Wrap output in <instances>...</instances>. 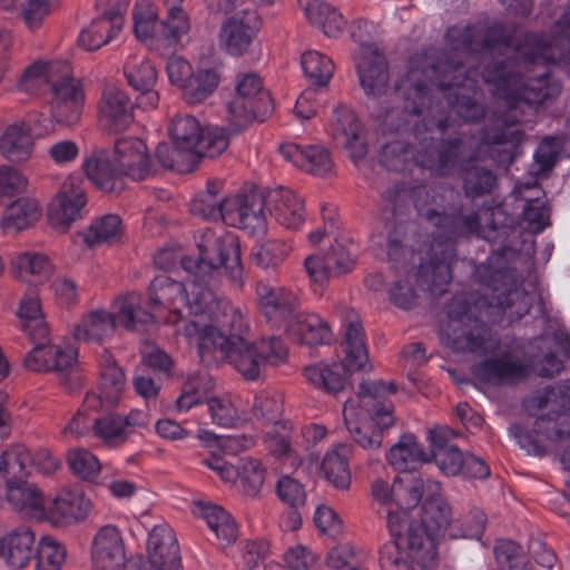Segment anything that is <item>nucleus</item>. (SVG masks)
<instances>
[{"label":"nucleus","mask_w":570,"mask_h":570,"mask_svg":"<svg viewBox=\"0 0 570 570\" xmlns=\"http://www.w3.org/2000/svg\"><path fill=\"white\" fill-rule=\"evenodd\" d=\"M485 272L489 275H481V278L491 291L489 295L479 297L473 305L455 296L449 306V317L459 323L449 335V344L458 352L485 354L494 351L499 340L490 325H512L529 314L537 298L533 292L509 284L508 281L513 278L512 271Z\"/></svg>","instance_id":"1"},{"label":"nucleus","mask_w":570,"mask_h":570,"mask_svg":"<svg viewBox=\"0 0 570 570\" xmlns=\"http://www.w3.org/2000/svg\"><path fill=\"white\" fill-rule=\"evenodd\" d=\"M374 246L384 250L393 269L402 277L389 291L390 301L401 309L419 304L417 288L428 283V234L416 222L386 223L372 235Z\"/></svg>","instance_id":"2"},{"label":"nucleus","mask_w":570,"mask_h":570,"mask_svg":"<svg viewBox=\"0 0 570 570\" xmlns=\"http://www.w3.org/2000/svg\"><path fill=\"white\" fill-rule=\"evenodd\" d=\"M187 334L199 342V358L206 366L217 365L227 360L247 381L259 379L266 364L277 365L287 357V347L276 336L249 343H232L225 336L207 332L195 324L188 325Z\"/></svg>","instance_id":"3"},{"label":"nucleus","mask_w":570,"mask_h":570,"mask_svg":"<svg viewBox=\"0 0 570 570\" xmlns=\"http://www.w3.org/2000/svg\"><path fill=\"white\" fill-rule=\"evenodd\" d=\"M397 392L394 382L364 381L344 403L343 416L352 439L363 449H379L383 432L395 423L394 404L387 399Z\"/></svg>","instance_id":"4"},{"label":"nucleus","mask_w":570,"mask_h":570,"mask_svg":"<svg viewBox=\"0 0 570 570\" xmlns=\"http://www.w3.org/2000/svg\"><path fill=\"white\" fill-rule=\"evenodd\" d=\"M522 140L523 131L517 128L491 129L483 134L476 150L460 164L462 188L466 197L476 199L490 195L498 186L495 173L480 164L481 154L487 153L497 165L509 167Z\"/></svg>","instance_id":"5"},{"label":"nucleus","mask_w":570,"mask_h":570,"mask_svg":"<svg viewBox=\"0 0 570 570\" xmlns=\"http://www.w3.org/2000/svg\"><path fill=\"white\" fill-rule=\"evenodd\" d=\"M199 255L197 258L184 256L173 248H163L154 257L155 265L160 269H169L177 263L189 274L205 279L224 267L230 281L237 286L243 285L244 268L240 258L239 244L233 239H220L214 233L203 235L197 244Z\"/></svg>","instance_id":"6"},{"label":"nucleus","mask_w":570,"mask_h":570,"mask_svg":"<svg viewBox=\"0 0 570 570\" xmlns=\"http://www.w3.org/2000/svg\"><path fill=\"white\" fill-rule=\"evenodd\" d=\"M483 80L493 87V94L510 109L525 105L538 109L546 101L556 98L561 85L549 72L528 78L515 70L511 58L488 63L482 70Z\"/></svg>","instance_id":"7"},{"label":"nucleus","mask_w":570,"mask_h":570,"mask_svg":"<svg viewBox=\"0 0 570 570\" xmlns=\"http://www.w3.org/2000/svg\"><path fill=\"white\" fill-rule=\"evenodd\" d=\"M430 223L438 225L430 240V294H443L452 279L455 239L476 234L481 219L476 212L468 215L440 216L430 208Z\"/></svg>","instance_id":"8"},{"label":"nucleus","mask_w":570,"mask_h":570,"mask_svg":"<svg viewBox=\"0 0 570 570\" xmlns=\"http://www.w3.org/2000/svg\"><path fill=\"white\" fill-rule=\"evenodd\" d=\"M386 524L393 538L380 549V567L382 570H426V562L417 559L410 562L403 558L406 550L409 558L415 559L428 540V525L422 515L410 514L406 511H389Z\"/></svg>","instance_id":"9"},{"label":"nucleus","mask_w":570,"mask_h":570,"mask_svg":"<svg viewBox=\"0 0 570 570\" xmlns=\"http://www.w3.org/2000/svg\"><path fill=\"white\" fill-rule=\"evenodd\" d=\"M49 114L58 125L70 127L80 120L85 94L67 61L51 62L47 70Z\"/></svg>","instance_id":"10"},{"label":"nucleus","mask_w":570,"mask_h":570,"mask_svg":"<svg viewBox=\"0 0 570 570\" xmlns=\"http://www.w3.org/2000/svg\"><path fill=\"white\" fill-rule=\"evenodd\" d=\"M454 435V431L449 428L430 429V464H435L445 476L488 479L491 474L489 464L471 452L461 451L451 441Z\"/></svg>","instance_id":"11"},{"label":"nucleus","mask_w":570,"mask_h":570,"mask_svg":"<svg viewBox=\"0 0 570 570\" xmlns=\"http://www.w3.org/2000/svg\"><path fill=\"white\" fill-rule=\"evenodd\" d=\"M515 50L527 62L553 65L570 75V8L557 21L551 40L543 33L527 32Z\"/></svg>","instance_id":"12"},{"label":"nucleus","mask_w":570,"mask_h":570,"mask_svg":"<svg viewBox=\"0 0 570 570\" xmlns=\"http://www.w3.org/2000/svg\"><path fill=\"white\" fill-rule=\"evenodd\" d=\"M273 111V99L264 89L261 77L256 73L239 75L236 94L228 104V114L235 130L240 131L254 120L264 121Z\"/></svg>","instance_id":"13"},{"label":"nucleus","mask_w":570,"mask_h":570,"mask_svg":"<svg viewBox=\"0 0 570 570\" xmlns=\"http://www.w3.org/2000/svg\"><path fill=\"white\" fill-rule=\"evenodd\" d=\"M450 80H441L438 87L444 91L449 108L465 122H476L485 115L482 104L476 100L480 85L475 70H466L458 62L450 75Z\"/></svg>","instance_id":"14"},{"label":"nucleus","mask_w":570,"mask_h":570,"mask_svg":"<svg viewBox=\"0 0 570 570\" xmlns=\"http://www.w3.org/2000/svg\"><path fill=\"white\" fill-rule=\"evenodd\" d=\"M265 206L266 197L258 191L227 197L224 223L247 230L250 235L262 236L267 230Z\"/></svg>","instance_id":"15"},{"label":"nucleus","mask_w":570,"mask_h":570,"mask_svg":"<svg viewBox=\"0 0 570 570\" xmlns=\"http://www.w3.org/2000/svg\"><path fill=\"white\" fill-rule=\"evenodd\" d=\"M475 379L499 386H512L528 380L534 373L531 362L514 357L504 351L499 355L484 358L472 367Z\"/></svg>","instance_id":"16"},{"label":"nucleus","mask_w":570,"mask_h":570,"mask_svg":"<svg viewBox=\"0 0 570 570\" xmlns=\"http://www.w3.org/2000/svg\"><path fill=\"white\" fill-rule=\"evenodd\" d=\"M87 205L86 191L81 181L68 177L48 206V222L60 233H66L71 225L82 217Z\"/></svg>","instance_id":"17"},{"label":"nucleus","mask_w":570,"mask_h":570,"mask_svg":"<svg viewBox=\"0 0 570 570\" xmlns=\"http://www.w3.org/2000/svg\"><path fill=\"white\" fill-rule=\"evenodd\" d=\"M396 90L404 99V112L422 115L428 102V49L411 55L406 71L396 83Z\"/></svg>","instance_id":"18"},{"label":"nucleus","mask_w":570,"mask_h":570,"mask_svg":"<svg viewBox=\"0 0 570 570\" xmlns=\"http://www.w3.org/2000/svg\"><path fill=\"white\" fill-rule=\"evenodd\" d=\"M217 313L218 314L210 324L203 320H190L179 326L178 331H183V335L187 338L188 343L196 345L198 351L199 342L196 338L190 337L186 331L190 324H195L197 327H203L206 330V333L210 331L225 336L228 341V345L247 340L246 337L249 333V323L245 311L238 306H234L232 302L227 299L226 302H223L220 311Z\"/></svg>","instance_id":"19"},{"label":"nucleus","mask_w":570,"mask_h":570,"mask_svg":"<svg viewBox=\"0 0 570 570\" xmlns=\"http://www.w3.org/2000/svg\"><path fill=\"white\" fill-rule=\"evenodd\" d=\"M215 471L224 482H237L239 490L248 497H256L265 480V470L258 460L242 458L235 466L220 456H212L202 461Z\"/></svg>","instance_id":"20"},{"label":"nucleus","mask_w":570,"mask_h":570,"mask_svg":"<svg viewBox=\"0 0 570 570\" xmlns=\"http://www.w3.org/2000/svg\"><path fill=\"white\" fill-rule=\"evenodd\" d=\"M255 293L261 313L274 325L286 326L298 309L299 301L293 291L267 279L257 281Z\"/></svg>","instance_id":"21"},{"label":"nucleus","mask_w":570,"mask_h":570,"mask_svg":"<svg viewBox=\"0 0 570 570\" xmlns=\"http://www.w3.org/2000/svg\"><path fill=\"white\" fill-rule=\"evenodd\" d=\"M361 88L372 99H380L390 91L387 60L379 48H364L355 57Z\"/></svg>","instance_id":"22"},{"label":"nucleus","mask_w":570,"mask_h":570,"mask_svg":"<svg viewBox=\"0 0 570 570\" xmlns=\"http://www.w3.org/2000/svg\"><path fill=\"white\" fill-rule=\"evenodd\" d=\"M380 164L392 171L423 177L428 164V146L424 142L416 146L401 140L386 142L380 151Z\"/></svg>","instance_id":"23"},{"label":"nucleus","mask_w":570,"mask_h":570,"mask_svg":"<svg viewBox=\"0 0 570 570\" xmlns=\"http://www.w3.org/2000/svg\"><path fill=\"white\" fill-rule=\"evenodd\" d=\"M114 163L125 177L132 180H144L156 174L145 141L137 137H124L115 141Z\"/></svg>","instance_id":"24"},{"label":"nucleus","mask_w":570,"mask_h":570,"mask_svg":"<svg viewBox=\"0 0 570 570\" xmlns=\"http://www.w3.org/2000/svg\"><path fill=\"white\" fill-rule=\"evenodd\" d=\"M148 295L150 308L154 312L168 309L170 322L176 326V332L183 334V331L179 332L178 327L186 322L180 315V307L186 306L187 303L188 294L185 285L168 275H157L150 283Z\"/></svg>","instance_id":"25"},{"label":"nucleus","mask_w":570,"mask_h":570,"mask_svg":"<svg viewBox=\"0 0 570 570\" xmlns=\"http://www.w3.org/2000/svg\"><path fill=\"white\" fill-rule=\"evenodd\" d=\"M98 121L107 132L128 129L134 121V106L127 94L117 87L105 88L98 105Z\"/></svg>","instance_id":"26"},{"label":"nucleus","mask_w":570,"mask_h":570,"mask_svg":"<svg viewBox=\"0 0 570 570\" xmlns=\"http://www.w3.org/2000/svg\"><path fill=\"white\" fill-rule=\"evenodd\" d=\"M355 259L341 244L331 246L323 254L309 255L304 261V267L309 278L320 285L332 277H338L353 269Z\"/></svg>","instance_id":"27"},{"label":"nucleus","mask_w":570,"mask_h":570,"mask_svg":"<svg viewBox=\"0 0 570 570\" xmlns=\"http://www.w3.org/2000/svg\"><path fill=\"white\" fill-rule=\"evenodd\" d=\"M4 466L8 475L27 476L31 469L42 474H51L60 466V461L47 449L31 452L23 444H16L4 451Z\"/></svg>","instance_id":"28"},{"label":"nucleus","mask_w":570,"mask_h":570,"mask_svg":"<svg viewBox=\"0 0 570 570\" xmlns=\"http://www.w3.org/2000/svg\"><path fill=\"white\" fill-rule=\"evenodd\" d=\"M333 138L350 150L354 163L367 154V145L362 136L363 129L355 112L345 105H337L332 119Z\"/></svg>","instance_id":"29"},{"label":"nucleus","mask_w":570,"mask_h":570,"mask_svg":"<svg viewBox=\"0 0 570 570\" xmlns=\"http://www.w3.org/2000/svg\"><path fill=\"white\" fill-rule=\"evenodd\" d=\"M245 17H230L220 28L219 42L233 56L246 52L261 27L256 11L242 9Z\"/></svg>","instance_id":"30"},{"label":"nucleus","mask_w":570,"mask_h":570,"mask_svg":"<svg viewBox=\"0 0 570 570\" xmlns=\"http://www.w3.org/2000/svg\"><path fill=\"white\" fill-rule=\"evenodd\" d=\"M82 168L88 179L104 193L120 194L126 188L125 176L104 148L92 149L83 159Z\"/></svg>","instance_id":"31"},{"label":"nucleus","mask_w":570,"mask_h":570,"mask_svg":"<svg viewBox=\"0 0 570 570\" xmlns=\"http://www.w3.org/2000/svg\"><path fill=\"white\" fill-rule=\"evenodd\" d=\"M125 558V544L119 529L111 524L101 527L92 540L94 566L101 570H120Z\"/></svg>","instance_id":"32"},{"label":"nucleus","mask_w":570,"mask_h":570,"mask_svg":"<svg viewBox=\"0 0 570 570\" xmlns=\"http://www.w3.org/2000/svg\"><path fill=\"white\" fill-rule=\"evenodd\" d=\"M552 432H547V438L562 440L570 438V416L566 412H558L556 415L539 416L534 423L533 429L529 430L524 424L515 423L510 426V432L515 439L520 448L524 449L528 453H537L540 450V442L537 434L542 432L546 423H552Z\"/></svg>","instance_id":"33"},{"label":"nucleus","mask_w":570,"mask_h":570,"mask_svg":"<svg viewBox=\"0 0 570 570\" xmlns=\"http://www.w3.org/2000/svg\"><path fill=\"white\" fill-rule=\"evenodd\" d=\"M279 151L285 160L308 174L324 177L333 170L330 151L320 145L286 142L281 145Z\"/></svg>","instance_id":"34"},{"label":"nucleus","mask_w":570,"mask_h":570,"mask_svg":"<svg viewBox=\"0 0 570 570\" xmlns=\"http://www.w3.org/2000/svg\"><path fill=\"white\" fill-rule=\"evenodd\" d=\"M202 125L197 118L191 115H177L171 120L169 126V134L171 139L178 146H181L183 151L176 153L179 169L194 170L196 168L195 147L197 146Z\"/></svg>","instance_id":"35"},{"label":"nucleus","mask_w":570,"mask_h":570,"mask_svg":"<svg viewBox=\"0 0 570 570\" xmlns=\"http://www.w3.org/2000/svg\"><path fill=\"white\" fill-rule=\"evenodd\" d=\"M124 386V371L117 365L112 357L107 356L101 365L99 394L95 392L87 393L85 396V407L99 410L104 406H114L118 403Z\"/></svg>","instance_id":"36"},{"label":"nucleus","mask_w":570,"mask_h":570,"mask_svg":"<svg viewBox=\"0 0 570 570\" xmlns=\"http://www.w3.org/2000/svg\"><path fill=\"white\" fill-rule=\"evenodd\" d=\"M77 360V351L69 347L39 342L23 360L24 366L33 372H65L71 368Z\"/></svg>","instance_id":"37"},{"label":"nucleus","mask_w":570,"mask_h":570,"mask_svg":"<svg viewBox=\"0 0 570 570\" xmlns=\"http://www.w3.org/2000/svg\"><path fill=\"white\" fill-rule=\"evenodd\" d=\"M266 206L287 229H298L305 220L304 202L292 189L278 187L266 195Z\"/></svg>","instance_id":"38"},{"label":"nucleus","mask_w":570,"mask_h":570,"mask_svg":"<svg viewBox=\"0 0 570 570\" xmlns=\"http://www.w3.org/2000/svg\"><path fill=\"white\" fill-rule=\"evenodd\" d=\"M124 22V16L119 11L107 10L81 30L78 43L87 51L98 50L118 36Z\"/></svg>","instance_id":"39"},{"label":"nucleus","mask_w":570,"mask_h":570,"mask_svg":"<svg viewBox=\"0 0 570 570\" xmlns=\"http://www.w3.org/2000/svg\"><path fill=\"white\" fill-rule=\"evenodd\" d=\"M20 475H9L7 500L13 510L26 517L40 518L45 514L46 503L42 492Z\"/></svg>","instance_id":"40"},{"label":"nucleus","mask_w":570,"mask_h":570,"mask_svg":"<svg viewBox=\"0 0 570 570\" xmlns=\"http://www.w3.org/2000/svg\"><path fill=\"white\" fill-rule=\"evenodd\" d=\"M439 491L440 483L430 480V568L436 556L435 546L440 540L453 539L456 535L451 531L452 510L445 498Z\"/></svg>","instance_id":"41"},{"label":"nucleus","mask_w":570,"mask_h":570,"mask_svg":"<svg viewBox=\"0 0 570 570\" xmlns=\"http://www.w3.org/2000/svg\"><path fill=\"white\" fill-rule=\"evenodd\" d=\"M285 328L292 340L302 345H323L332 338L330 325L317 314L296 312Z\"/></svg>","instance_id":"42"},{"label":"nucleus","mask_w":570,"mask_h":570,"mask_svg":"<svg viewBox=\"0 0 570 570\" xmlns=\"http://www.w3.org/2000/svg\"><path fill=\"white\" fill-rule=\"evenodd\" d=\"M146 559L173 570L180 569V554L176 534L168 525H156L147 540Z\"/></svg>","instance_id":"43"},{"label":"nucleus","mask_w":570,"mask_h":570,"mask_svg":"<svg viewBox=\"0 0 570 570\" xmlns=\"http://www.w3.org/2000/svg\"><path fill=\"white\" fill-rule=\"evenodd\" d=\"M345 358L344 366L350 371L366 370L368 353L365 333L358 315L348 311L345 320Z\"/></svg>","instance_id":"44"},{"label":"nucleus","mask_w":570,"mask_h":570,"mask_svg":"<svg viewBox=\"0 0 570 570\" xmlns=\"http://www.w3.org/2000/svg\"><path fill=\"white\" fill-rule=\"evenodd\" d=\"M170 3L166 17L160 20L157 42L167 48L176 49L188 39L190 20L179 3Z\"/></svg>","instance_id":"45"},{"label":"nucleus","mask_w":570,"mask_h":570,"mask_svg":"<svg viewBox=\"0 0 570 570\" xmlns=\"http://www.w3.org/2000/svg\"><path fill=\"white\" fill-rule=\"evenodd\" d=\"M35 533L24 525L9 532L0 542L7 550V563L16 569L24 568L36 557Z\"/></svg>","instance_id":"46"},{"label":"nucleus","mask_w":570,"mask_h":570,"mask_svg":"<svg viewBox=\"0 0 570 570\" xmlns=\"http://www.w3.org/2000/svg\"><path fill=\"white\" fill-rule=\"evenodd\" d=\"M389 463L397 472H413L426 461L422 445L413 434H403L387 453Z\"/></svg>","instance_id":"47"},{"label":"nucleus","mask_w":570,"mask_h":570,"mask_svg":"<svg viewBox=\"0 0 570 570\" xmlns=\"http://www.w3.org/2000/svg\"><path fill=\"white\" fill-rule=\"evenodd\" d=\"M116 316L106 311H92L75 325L73 336L85 342L101 344L115 333Z\"/></svg>","instance_id":"48"},{"label":"nucleus","mask_w":570,"mask_h":570,"mask_svg":"<svg viewBox=\"0 0 570 570\" xmlns=\"http://www.w3.org/2000/svg\"><path fill=\"white\" fill-rule=\"evenodd\" d=\"M220 268L222 267H219L218 271L210 277H206L205 279H199L196 276H194L195 279L191 291L193 298H187L186 303V306L188 307L191 314L200 318L207 316L210 323L218 314L217 312L220 311L223 302H226L227 298L218 296L217 293L212 287L203 284L208 283L210 279L219 275Z\"/></svg>","instance_id":"49"},{"label":"nucleus","mask_w":570,"mask_h":570,"mask_svg":"<svg viewBox=\"0 0 570 570\" xmlns=\"http://www.w3.org/2000/svg\"><path fill=\"white\" fill-rule=\"evenodd\" d=\"M33 140L24 121L6 127L0 136V154L11 161H24L30 158Z\"/></svg>","instance_id":"50"},{"label":"nucleus","mask_w":570,"mask_h":570,"mask_svg":"<svg viewBox=\"0 0 570 570\" xmlns=\"http://www.w3.org/2000/svg\"><path fill=\"white\" fill-rule=\"evenodd\" d=\"M425 493V481L421 476L406 475L394 480V502L400 507L396 511H406L417 515L422 511L425 518V502L419 504ZM428 525V523L425 522Z\"/></svg>","instance_id":"51"},{"label":"nucleus","mask_w":570,"mask_h":570,"mask_svg":"<svg viewBox=\"0 0 570 570\" xmlns=\"http://www.w3.org/2000/svg\"><path fill=\"white\" fill-rule=\"evenodd\" d=\"M352 448L348 444H337L327 451L321 464V471L324 478L335 488L345 490L351 484V471L348 458Z\"/></svg>","instance_id":"52"},{"label":"nucleus","mask_w":570,"mask_h":570,"mask_svg":"<svg viewBox=\"0 0 570 570\" xmlns=\"http://www.w3.org/2000/svg\"><path fill=\"white\" fill-rule=\"evenodd\" d=\"M41 216L37 199L22 197L11 203L4 210L2 228L7 234H17L32 226Z\"/></svg>","instance_id":"53"},{"label":"nucleus","mask_w":570,"mask_h":570,"mask_svg":"<svg viewBox=\"0 0 570 570\" xmlns=\"http://www.w3.org/2000/svg\"><path fill=\"white\" fill-rule=\"evenodd\" d=\"M91 510V502L82 492L70 489L61 490L49 508L53 517L65 522H76L83 520Z\"/></svg>","instance_id":"54"},{"label":"nucleus","mask_w":570,"mask_h":570,"mask_svg":"<svg viewBox=\"0 0 570 570\" xmlns=\"http://www.w3.org/2000/svg\"><path fill=\"white\" fill-rule=\"evenodd\" d=\"M122 223L118 215H104L88 226L82 233L85 244L92 248L101 245H111L120 239Z\"/></svg>","instance_id":"55"},{"label":"nucleus","mask_w":570,"mask_h":570,"mask_svg":"<svg viewBox=\"0 0 570 570\" xmlns=\"http://www.w3.org/2000/svg\"><path fill=\"white\" fill-rule=\"evenodd\" d=\"M115 316L117 323L129 331H140L145 325L155 322L154 312L141 307V297L136 293H130L119 301V311Z\"/></svg>","instance_id":"56"},{"label":"nucleus","mask_w":570,"mask_h":570,"mask_svg":"<svg viewBox=\"0 0 570 570\" xmlns=\"http://www.w3.org/2000/svg\"><path fill=\"white\" fill-rule=\"evenodd\" d=\"M220 77L214 69H200L193 72L181 91L185 101L197 105L207 99L217 88Z\"/></svg>","instance_id":"57"},{"label":"nucleus","mask_w":570,"mask_h":570,"mask_svg":"<svg viewBox=\"0 0 570 570\" xmlns=\"http://www.w3.org/2000/svg\"><path fill=\"white\" fill-rule=\"evenodd\" d=\"M301 65L309 86L326 87L334 73V62L326 55L308 50L302 55Z\"/></svg>","instance_id":"58"},{"label":"nucleus","mask_w":570,"mask_h":570,"mask_svg":"<svg viewBox=\"0 0 570 570\" xmlns=\"http://www.w3.org/2000/svg\"><path fill=\"white\" fill-rule=\"evenodd\" d=\"M199 514L206 521L215 535L226 543L236 540L238 530L232 515L222 507L213 504H202Z\"/></svg>","instance_id":"59"},{"label":"nucleus","mask_w":570,"mask_h":570,"mask_svg":"<svg viewBox=\"0 0 570 570\" xmlns=\"http://www.w3.org/2000/svg\"><path fill=\"white\" fill-rule=\"evenodd\" d=\"M134 32L140 41L155 40L159 31L158 10L150 0H141L132 10Z\"/></svg>","instance_id":"60"},{"label":"nucleus","mask_w":570,"mask_h":570,"mask_svg":"<svg viewBox=\"0 0 570 570\" xmlns=\"http://www.w3.org/2000/svg\"><path fill=\"white\" fill-rule=\"evenodd\" d=\"M304 12L308 21L321 28L328 37H338L346 24L344 17L323 0L314 3Z\"/></svg>","instance_id":"61"},{"label":"nucleus","mask_w":570,"mask_h":570,"mask_svg":"<svg viewBox=\"0 0 570 570\" xmlns=\"http://www.w3.org/2000/svg\"><path fill=\"white\" fill-rule=\"evenodd\" d=\"M341 365L315 364L305 367V377L315 387L331 394L341 392L345 386V377Z\"/></svg>","instance_id":"62"},{"label":"nucleus","mask_w":570,"mask_h":570,"mask_svg":"<svg viewBox=\"0 0 570 570\" xmlns=\"http://www.w3.org/2000/svg\"><path fill=\"white\" fill-rule=\"evenodd\" d=\"M494 556L502 570H532L524 548L513 540H497Z\"/></svg>","instance_id":"63"},{"label":"nucleus","mask_w":570,"mask_h":570,"mask_svg":"<svg viewBox=\"0 0 570 570\" xmlns=\"http://www.w3.org/2000/svg\"><path fill=\"white\" fill-rule=\"evenodd\" d=\"M124 75L135 90L154 87L157 81V71L153 63L144 56H129L124 65Z\"/></svg>","instance_id":"64"}]
</instances>
